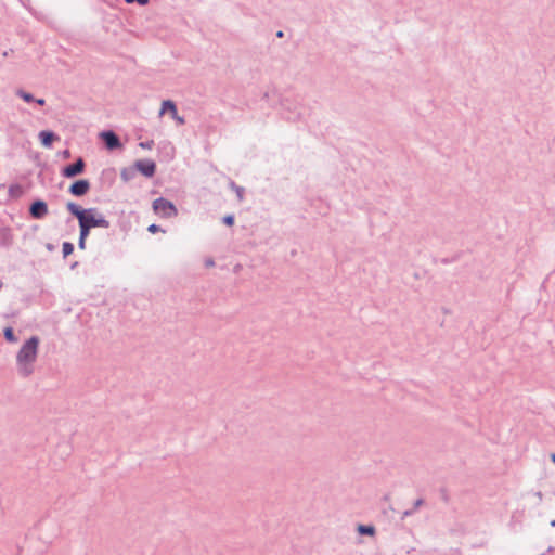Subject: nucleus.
<instances>
[{
	"label": "nucleus",
	"mask_w": 555,
	"mask_h": 555,
	"mask_svg": "<svg viewBox=\"0 0 555 555\" xmlns=\"http://www.w3.org/2000/svg\"><path fill=\"white\" fill-rule=\"evenodd\" d=\"M86 169V163L82 157H78L73 164L66 165L62 168L61 173L65 178H74L78 175L83 173Z\"/></svg>",
	"instance_id": "4"
},
{
	"label": "nucleus",
	"mask_w": 555,
	"mask_h": 555,
	"mask_svg": "<svg viewBox=\"0 0 555 555\" xmlns=\"http://www.w3.org/2000/svg\"><path fill=\"white\" fill-rule=\"evenodd\" d=\"M86 241L87 238H80L78 240V247L79 249H85L86 248Z\"/></svg>",
	"instance_id": "24"
},
{
	"label": "nucleus",
	"mask_w": 555,
	"mask_h": 555,
	"mask_svg": "<svg viewBox=\"0 0 555 555\" xmlns=\"http://www.w3.org/2000/svg\"><path fill=\"white\" fill-rule=\"evenodd\" d=\"M23 193H24L23 186L20 184H12L9 188V194L13 198H17V197L22 196Z\"/></svg>",
	"instance_id": "14"
},
{
	"label": "nucleus",
	"mask_w": 555,
	"mask_h": 555,
	"mask_svg": "<svg viewBox=\"0 0 555 555\" xmlns=\"http://www.w3.org/2000/svg\"><path fill=\"white\" fill-rule=\"evenodd\" d=\"M79 224V237L80 238H88L91 228H89L83 221H78Z\"/></svg>",
	"instance_id": "16"
},
{
	"label": "nucleus",
	"mask_w": 555,
	"mask_h": 555,
	"mask_svg": "<svg viewBox=\"0 0 555 555\" xmlns=\"http://www.w3.org/2000/svg\"><path fill=\"white\" fill-rule=\"evenodd\" d=\"M12 52H13V50H12V49H10V50H8V51H4V52H3V56H4V57H7V56H9V55H10V53H12Z\"/></svg>",
	"instance_id": "31"
},
{
	"label": "nucleus",
	"mask_w": 555,
	"mask_h": 555,
	"mask_svg": "<svg viewBox=\"0 0 555 555\" xmlns=\"http://www.w3.org/2000/svg\"><path fill=\"white\" fill-rule=\"evenodd\" d=\"M63 157H64V158H68V157H70V152H69L68 150H65V151L63 152Z\"/></svg>",
	"instance_id": "29"
},
{
	"label": "nucleus",
	"mask_w": 555,
	"mask_h": 555,
	"mask_svg": "<svg viewBox=\"0 0 555 555\" xmlns=\"http://www.w3.org/2000/svg\"><path fill=\"white\" fill-rule=\"evenodd\" d=\"M137 172H141L146 178H152L156 172V164L152 159H139L134 163Z\"/></svg>",
	"instance_id": "6"
},
{
	"label": "nucleus",
	"mask_w": 555,
	"mask_h": 555,
	"mask_svg": "<svg viewBox=\"0 0 555 555\" xmlns=\"http://www.w3.org/2000/svg\"><path fill=\"white\" fill-rule=\"evenodd\" d=\"M552 527H555V519L551 521L550 524Z\"/></svg>",
	"instance_id": "35"
},
{
	"label": "nucleus",
	"mask_w": 555,
	"mask_h": 555,
	"mask_svg": "<svg viewBox=\"0 0 555 555\" xmlns=\"http://www.w3.org/2000/svg\"><path fill=\"white\" fill-rule=\"evenodd\" d=\"M15 94L27 103H31L35 101L34 95L23 89H17Z\"/></svg>",
	"instance_id": "15"
},
{
	"label": "nucleus",
	"mask_w": 555,
	"mask_h": 555,
	"mask_svg": "<svg viewBox=\"0 0 555 555\" xmlns=\"http://www.w3.org/2000/svg\"><path fill=\"white\" fill-rule=\"evenodd\" d=\"M4 338L10 343H15L17 340V337L15 336V333L12 327H7L3 331Z\"/></svg>",
	"instance_id": "17"
},
{
	"label": "nucleus",
	"mask_w": 555,
	"mask_h": 555,
	"mask_svg": "<svg viewBox=\"0 0 555 555\" xmlns=\"http://www.w3.org/2000/svg\"><path fill=\"white\" fill-rule=\"evenodd\" d=\"M126 3H138L140 5H146L149 3V0H125Z\"/></svg>",
	"instance_id": "22"
},
{
	"label": "nucleus",
	"mask_w": 555,
	"mask_h": 555,
	"mask_svg": "<svg viewBox=\"0 0 555 555\" xmlns=\"http://www.w3.org/2000/svg\"><path fill=\"white\" fill-rule=\"evenodd\" d=\"M38 105L43 106L46 104L44 99H35V101Z\"/></svg>",
	"instance_id": "28"
},
{
	"label": "nucleus",
	"mask_w": 555,
	"mask_h": 555,
	"mask_svg": "<svg viewBox=\"0 0 555 555\" xmlns=\"http://www.w3.org/2000/svg\"><path fill=\"white\" fill-rule=\"evenodd\" d=\"M66 209L78 219V221H83L89 228H109L111 223L105 218V216L99 211L98 208H82L78 204L74 202H68L66 204Z\"/></svg>",
	"instance_id": "1"
},
{
	"label": "nucleus",
	"mask_w": 555,
	"mask_h": 555,
	"mask_svg": "<svg viewBox=\"0 0 555 555\" xmlns=\"http://www.w3.org/2000/svg\"><path fill=\"white\" fill-rule=\"evenodd\" d=\"M147 231L150 233L154 234V233L162 231V228L159 225L153 223V224L149 225Z\"/></svg>",
	"instance_id": "21"
},
{
	"label": "nucleus",
	"mask_w": 555,
	"mask_h": 555,
	"mask_svg": "<svg viewBox=\"0 0 555 555\" xmlns=\"http://www.w3.org/2000/svg\"><path fill=\"white\" fill-rule=\"evenodd\" d=\"M205 266H206L207 268L214 267V266H215V261H214V259H212V258H208V259H206V260H205Z\"/></svg>",
	"instance_id": "25"
},
{
	"label": "nucleus",
	"mask_w": 555,
	"mask_h": 555,
	"mask_svg": "<svg viewBox=\"0 0 555 555\" xmlns=\"http://www.w3.org/2000/svg\"><path fill=\"white\" fill-rule=\"evenodd\" d=\"M165 113H170L171 117L180 125H183L185 122V119L178 115L177 106L175 102L171 100L163 101L159 115H163Z\"/></svg>",
	"instance_id": "9"
},
{
	"label": "nucleus",
	"mask_w": 555,
	"mask_h": 555,
	"mask_svg": "<svg viewBox=\"0 0 555 555\" xmlns=\"http://www.w3.org/2000/svg\"><path fill=\"white\" fill-rule=\"evenodd\" d=\"M14 241L11 228L0 225V247L9 248Z\"/></svg>",
	"instance_id": "10"
},
{
	"label": "nucleus",
	"mask_w": 555,
	"mask_h": 555,
	"mask_svg": "<svg viewBox=\"0 0 555 555\" xmlns=\"http://www.w3.org/2000/svg\"><path fill=\"white\" fill-rule=\"evenodd\" d=\"M413 514H414V509H412V508L411 509H406V511L403 512L402 518L409 517V516H411Z\"/></svg>",
	"instance_id": "27"
},
{
	"label": "nucleus",
	"mask_w": 555,
	"mask_h": 555,
	"mask_svg": "<svg viewBox=\"0 0 555 555\" xmlns=\"http://www.w3.org/2000/svg\"><path fill=\"white\" fill-rule=\"evenodd\" d=\"M275 35H276L278 38H283L284 37V31L283 30H279V31H276Z\"/></svg>",
	"instance_id": "30"
},
{
	"label": "nucleus",
	"mask_w": 555,
	"mask_h": 555,
	"mask_svg": "<svg viewBox=\"0 0 555 555\" xmlns=\"http://www.w3.org/2000/svg\"><path fill=\"white\" fill-rule=\"evenodd\" d=\"M59 135L51 131V130H42L39 132V140H40V143L44 146V147H51L53 142L59 140Z\"/></svg>",
	"instance_id": "11"
},
{
	"label": "nucleus",
	"mask_w": 555,
	"mask_h": 555,
	"mask_svg": "<svg viewBox=\"0 0 555 555\" xmlns=\"http://www.w3.org/2000/svg\"><path fill=\"white\" fill-rule=\"evenodd\" d=\"M357 531L361 535L372 537L375 534V527L371 525H359Z\"/></svg>",
	"instance_id": "13"
},
{
	"label": "nucleus",
	"mask_w": 555,
	"mask_h": 555,
	"mask_svg": "<svg viewBox=\"0 0 555 555\" xmlns=\"http://www.w3.org/2000/svg\"><path fill=\"white\" fill-rule=\"evenodd\" d=\"M47 248H48L49 250H52V249H53L52 244H48V245H47Z\"/></svg>",
	"instance_id": "33"
},
{
	"label": "nucleus",
	"mask_w": 555,
	"mask_h": 555,
	"mask_svg": "<svg viewBox=\"0 0 555 555\" xmlns=\"http://www.w3.org/2000/svg\"><path fill=\"white\" fill-rule=\"evenodd\" d=\"M152 208L154 212L162 218H173L178 216V209L175 204L164 197L154 199Z\"/></svg>",
	"instance_id": "3"
},
{
	"label": "nucleus",
	"mask_w": 555,
	"mask_h": 555,
	"mask_svg": "<svg viewBox=\"0 0 555 555\" xmlns=\"http://www.w3.org/2000/svg\"><path fill=\"white\" fill-rule=\"evenodd\" d=\"M48 212V205L42 199H35L29 206V215L34 219H43Z\"/></svg>",
	"instance_id": "8"
},
{
	"label": "nucleus",
	"mask_w": 555,
	"mask_h": 555,
	"mask_svg": "<svg viewBox=\"0 0 555 555\" xmlns=\"http://www.w3.org/2000/svg\"><path fill=\"white\" fill-rule=\"evenodd\" d=\"M135 176H137V169H135L134 165L131 167L122 168L120 171V177L124 182L131 181L132 179L135 178Z\"/></svg>",
	"instance_id": "12"
},
{
	"label": "nucleus",
	"mask_w": 555,
	"mask_h": 555,
	"mask_svg": "<svg viewBox=\"0 0 555 555\" xmlns=\"http://www.w3.org/2000/svg\"><path fill=\"white\" fill-rule=\"evenodd\" d=\"M38 346L39 337L31 336L23 344L16 354L18 372L24 377L29 376L34 371L33 364L37 359Z\"/></svg>",
	"instance_id": "2"
},
{
	"label": "nucleus",
	"mask_w": 555,
	"mask_h": 555,
	"mask_svg": "<svg viewBox=\"0 0 555 555\" xmlns=\"http://www.w3.org/2000/svg\"><path fill=\"white\" fill-rule=\"evenodd\" d=\"M139 146L143 150H151L154 146V141L150 140V141L140 142Z\"/></svg>",
	"instance_id": "20"
},
{
	"label": "nucleus",
	"mask_w": 555,
	"mask_h": 555,
	"mask_svg": "<svg viewBox=\"0 0 555 555\" xmlns=\"http://www.w3.org/2000/svg\"><path fill=\"white\" fill-rule=\"evenodd\" d=\"M100 137L108 151H114L122 146L119 137L113 130L102 131Z\"/></svg>",
	"instance_id": "5"
},
{
	"label": "nucleus",
	"mask_w": 555,
	"mask_h": 555,
	"mask_svg": "<svg viewBox=\"0 0 555 555\" xmlns=\"http://www.w3.org/2000/svg\"><path fill=\"white\" fill-rule=\"evenodd\" d=\"M424 504V500L423 499H417L414 504H413V507L412 509H414V512Z\"/></svg>",
	"instance_id": "23"
},
{
	"label": "nucleus",
	"mask_w": 555,
	"mask_h": 555,
	"mask_svg": "<svg viewBox=\"0 0 555 555\" xmlns=\"http://www.w3.org/2000/svg\"><path fill=\"white\" fill-rule=\"evenodd\" d=\"M551 460H552V462L555 464V453H552V454H551Z\"/></svg>",
	"instance_id": "32"
},
{
	"label": "nucleus",
	"mask_w": 555,
	"mask_h": 555,
	"mask_svg": "<svg viewBox=\"0 0 555 555\" xmlns=\"http://www.w3.org/2000/svg\"><path fill=\"white\" fill-rule=\"evenodd\" d=\"M77 266H78V262H74V263L70 266V268H72V269H75Z\"/></svg>",
	"instance_id": "34"
},
{
	"label": "nucleus",
	"mask_w": 555,
	"mask_h": 555,
	"mask_svg": "<svg viewBox=\"0 0 555 555\" xmlns=\"http://www.w3.org/2000/svg\"><path fill=\"white\" fill-rule=\"evenodd\" d=\"M63 257L66 258L74 251V244L70 242H64L62 245Z\"/></svg>",
	"instance_id": "18"
},
{
	"label": "nucleus",
	"mask_w": 555,
	"mask_h": 555,
	"mask_svg": "<svg viewBox=\"0 0 555 555\" xmlns=\"http://www.w3.org/2000/svg\"><path fill=\"white\" fill-rule=\"evenodd\" d=\"M232 186L236 190L238 196H241V194L244 192V189L242 186L235 185L234 182H232Z\"/></svg>",
	"instance_id": "26"
},
{
	"label": "nucleus",
	"mask_w": 555,
	"mask_h": 555,
	"mask_svg": "<svg viewBox=\"0 0 555 555\" xmlns=\"http://www.w3.org/2000/svg\"><path fill=\"white\" fill-rule=\"evenodd\" d=\"M223 223L228 227H232L234 224L235 218L233 215H227L222 219Z\"/></svg>",
	"instance_id": "19"
},
{
	"label": "nucleus",
	"mask_w": 555,
	"mask_h": 555,
	"mask_svg": "<svg viewBox=\"0 0 555 555\" xmlns=\"http://www.w3.org/2000/svg\"><path fill=\"white\" fill-rule=\"evenodd\" d=\"M90 182L87 179H79L74 181L68 189V192L76 197L85 196L90 191Z\"/></svg>",
	"instance_id": "7"
}]
</instances>
